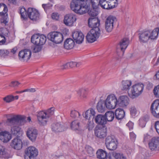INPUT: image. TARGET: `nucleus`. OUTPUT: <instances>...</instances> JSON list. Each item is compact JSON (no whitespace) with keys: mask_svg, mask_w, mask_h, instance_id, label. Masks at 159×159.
Here are the masks:
<instances>
[{"mask_svg":"<svg viewBox=\"0 0 159 159\" xmlns=\"http://www.w3.org/2000/svg\"><path fill=\"white\" fill-rule=\"evenodd\" d=\"M20 13L21 15V17L24 19H25L27 17V11L25 8L24 7H21L20 9Z\"/></svg>","mask_w":159,"mask_h":159,"instance_id":"43","label":"nucleus"},{"mask_svg":"<svg viewBox=\"0 0 159 159\" xmlns=\"http://www.w3.org/2000/svg\"><path fill=\"white\" fill-rule=\"evenodd\" d=\"M99 28L92 29L87 34L86 39L88 42L92 43L95 41L100 35Z\"/></svg>","mask_w":159,"mask_h":159,"instance_id":"5","label":"nucleus"},{"mask_svg":"<svg viewBox=\"0 0 159 159\" xmlns=\"http://www.w3.org/2000/svg\"><path fill=\"white\" fill-rule=\"evenodd\" d=\"M88 25L89 27L94 29L98 27L100 25V21L97 18L90 17L88 20Z\"/></svg>","mask_w":159,"mask_h":159,"instance_id":"27","label":"nucleus"},{"mask_svg":"<svg viewBox=\"0 0 159 159\" xmlns=\"http://www.w3.org/2000/svg\"><path fill=\"white\" fill-rule=\"evenodd\" d=\"M78 98L81 100H83L87 98L88 92L86 89H82L77 91Z\"/></svg>","mask_w":159,"mask_h":159,"instance_id":"30","label":"nucleus"},{"mask_svg":"<svg viewBox=\"0 0 159 159\" xmlns=\"http://www.w3.org/2000/svg\"><path fill=\"white\" fill-rule=\"evenodd\" d=\"M9 54V51L6 49L0 50V56L2 57H5L7 56Z\"/></svg>","mask_w":159,"mask_h":159,"instance_id":"52","label":"nucleus"},{"mask_svg":"<svg viewBox=\"0 0 159 159\" xmlns=\"http://www.w3.org/2000/svg\"><path fill=\"white\" fill-rule=\"evenodd\" d=\"M76 20V16L73 14H68L64 16V23L66 26H71Z\"/></svg>","mask_w":159,"mask_h":159,"instance_id":"16","label":"nucleus"},{"mask_svg":"<svg viewBox=\"0 0 159 159\" xmlns=\"http://www.w3.org/2000/svg\"><path fill=\"white\" fill-rule=\"evenodd\" d=\"M11 132L12 134L18 136L20 132V129L18 126H15L11 128Z\"/></svg>","mask_w":159,"mask_h":159,"instance_id":"42","label":"nucleus"},{"mask_svg":"<svg viewBox=\"0 0 159 159\" xmlns=\"http://www.w3.org/2000/svg\"><path fill=\"white\" fill-rule=\"evenodd\" d=\"M31 42L34 44L42 45L46 41V37L43 34H36L31 37Z\"/></svg>","mask_w":159,"mask_h":159,"instance_id":"8","label":"nucleus"},{"mask_svg":"<svg viewBox=\"0 0 159 159\" xmlns=\"http://www.w3.org/2000/svg\"><path fill=\"white\" fill-rule=\"evenodd\" d=\"M72 37L74 40L77 43L80 44L83 41L84 36L81 32L75 31L73 33Z\"/></svg>","mask_w":159,"mask_h":159,"instance_id":"23","label":"nucleus"},{"mask_svg":"<svg viewBox=\"0 0 159 159\" xmlns=\"http://www.w3.org/2000/svg\"><path fill=\"white\" fill-rule=\"evenodd\" d=\"M150 138V136L148 134L144 135V141H148Z\"/></svg>","mask_w":159,"mask_h":159,"instance_id":"64","label":"nucleus"},{"mask_svg":"<svg viewBox=\"0 0 159 159\" xmlns=\"http://www.w3.org/2000/svg\"><path fill=\"white\" fill-rule=\"evenodd\" d=\"M75 43L74 41L69 38L66 39L64 44V48L67 49H71L74 46Z\"/></svg>","mask_w":159,"mask_h":159,"instance_id":"31","label":"nucleus"},{"mask_svg":"<svg viewBox=\"0 0 159 159\" xmlns=\"http://www.w3.org/2000/svg\"><path fill=\"white\" fill-rule=\"evenodd\" d=\"M113 26L114 25H112L110 23L105 21V28L107 32H111L113 29Z\"/></svg>","mask_w":159,"mask_h":159,"instance_id":"45","label":"nucleus"},{"mask_svg":"<svg viewBox=\"0 0 159 159\" xmlns=\"http://www.w3.org/2000/svg\"><path fill=\"white\" fill-rule=\"evenodd\" d=\"M130 136L131 139H134L136 138L135 134L133 132L130 133Z\"/></svg>","mask_w":159,"mask_h":159,"instance_id":"63","label":"nucleus"},{"mask_svg":"<svg viewBox=\"0 0 159 159\" xmlns=\"http://www.w3.org/2000/svg\"><path fill=\"white\" fill-rule=\"evenodd\" d=\"M51 17L52 19L57 20L59 19V16L58 13H54L52 14Z\"/></svg>","mask_w":159,"mask_h":159,"instance_id":"56","label":"nucleus"},{"mask_svg":"<svg viewBox=\"0 0 159 159\" xmlns=\"http://www.w3.org/2000/svg\"><path fill=\"white\" fill-rule=\"evenodd\" d=\"M38 152L37 149L34 147L30 146L28 147L25 150V158L26 156L30 158H34L37 156Z\"/></svg>","mask_w":159,"mask_h":159,"instance_id":"12","label":"nucleus"},{"mask_svg":"<svg viewBox=\"0 0 159 159\" xmlns=\"http://www.w3.org/2000/svg\"><path fill=\"white\" fill-rule=\"evenodd\" d=\"M48 37L49 40L56 44L60 43L63 40L62 34L57 32L49 33L48 35Z\"/></svg>","mask_w":159,"mask_h":159,"instance_id":"9","label":"nucleus"},{"mask_svg":"<svg viewBox=\"0 0 159 159\" xmlns=\"http://www.w3.org/2000/svg\"><path fill=\"white\" fill-rule=\"evenodd\" d=\"M155 127L157 132L159 134V121H157L155 123Z\"/></svg>","mask_w":159,"mask_h":159,"instance_id":"60","label":"nucleus"},{"mask_svg":"<svg viewBox=\"0 0 159 159\" xmlns=\"http://www.w3.org/2000/svg\"><path fill=\"white\" fill-rule=\"evenodd\" d=\"M3 100L6 102L9 103L14 100V96L9 95L3 98Z\"/></svg>","mask_w":159,"mask_h":159,"instance_id":"48","label":"nucleus"},{"mask_svg":"<svg viewBox=\"0 0 159 159\" xmlns=\"http://www.w3.org/2000/svg\"><path fill=\"white\" fill-rule=\"evenodd\" d=\"M105 144L107 148L110 150H115L117 148V141L113 136H108L106 139Z\"/></svg>","mask_w":159,"mask_h":159,"instance_id":"10","label":"nucleus"},{"mask_svg":"<svg viewBox=\"0 0 159 159\" xmlns=\"http://www.w3.org/2000/svg\"><path fill=\"white\" fill-rule=\"evenodd\" d=\"M31 55V52L30 50L24 49L19 52L18 56L21 61H27L30 59Z\"/></svg>","mask_w":159,"mask_h":159,"instance_id":"15","label":"nucleus"},{"mask_svg":"<svg viewBox=\"0 0 159 159\" xmlns=\"http://www.w3.org/2000/svg\"><path fill=\"white\" fill-rule=\"evenodd\" d=\"M111 154L116 159L126 158L125 156L122 153L113 152L112 154L109 153L107 155V153L106 151L101 149H98L96 152L97 157L99 159H105L107 158L111 159L112 158L111 156Z\"/></svg>","mask_w":159,"mask_h":159,"instance_id":"3","label":"nucleus"},{"mask_svg":"<svg viewBox=\"0 0 159 159\" xmlns=\"http://www.w3.org/2000/svg\"><path fill=\"white\" fill-rule=\"evenodd\" d=\"M24 92H29L30 93H33L36 91V90L34 88H31L30 89H28L24 90Z\"/></svg>","mask_w":159,"mask_h":159,"instance_id":"57","label":"nucleus"},{"mask_svg":"<svg viewBox=\"0 0 159 159\" xmlns=\"http://www.w3.org/2000/svg\"><path fill=\"white\" fill-rule=\"evenodd\" d=\"M26 134L30 140L34 141L37 137L38 130L34 128H30L27 131Z\"/></svg>","mask_w":159,"mask_h":159,"instance_id":"19","label":"nucleus"},{"mask_svg":"<svg viewBox=\"0 0 159 159\" xmlns=\"http://www.w3.org/2000/svg\"><path fill=\"white\" fill-rule=\"evenodd\" d=\"M131 85L132 82L130 80H123L121 82L120 87L122 90L128 91L130 90Z\"/></svg>","mask_w":159,"mask_h":159,"instance_id":"29","label":"nucleus"},{"mask_svg":"<svg viewBox=\"0 0 159 159\" xmlns=\"http://www.w3.org/2000/svg\"><path fill=\"white\" fill-rule=\"evenodd\" d=\"M85 151L89 154L90 157H91L94 155V151L93 148L91 146L86 145L85 147Z\"/></svg>","mask_w":159,"mask_h":159,"instance_id":"41","label":"nucleus"},{"mask_svg":"<svg viewBox=\"0 0 159 159\" xmlns=\"http://www.w3.org/2000/svg\"><path fill=\"white\" fill-rule=\"evenodd\" d=\"M41 45H37L34 46L33 48V52H38L41 51L42 49V47Z\"/></svg>","mask_w":159,"mask_h":159,"instance_id":"55","label":"nucleus"},{"mask_svg":"<svg viewBox=\"0 0 159 159\" xmlns=\"http://www.w3.org/2000/svg\"><path fill=\"white\" fill-rule=\"evenodd\" d=\"M68 67H69V66H68V63H67L65 64H64L61 66V69L62 70L67 69V68H68Z\"/></svg>","mask_w":159,"mask_h":159,"instance_id":"61","label":"nucleus"},{"mask_svg":"<svg viewBox=\"0 0 159 159\" xmlns=\"http://www.w3.org/2000/svg\"><path fill=\"white\" fill-rule=\"evenodd\" d=\"M70 115L72 117H79L80 116V114L78 111L73 110L71 111Z\"/></svg>","mask_w":159,"mask_h":159,"instance_id":"50","label":"nucleus"},{"mask_svg":"<svg viewBox=\"0 0 159 159\" xmlns=\"http://www.w3.org/2000/svg\"><path fill=\"white\" fill-rule=\"evenodd\" d=\"M129 43V40L127 38H124L120 41L117 49V54L120 57H121L123 55Z\"/></svg>","mask_w":159,"mask_h":159,"instance_id":"6","label":"nucleus"},{"mask_svg":"<svg viewBox=\"0 0 159 159\" xmlns=\"http://www.w3.org/2000/svg\"><path fill=\"white\" fill-rule=\"evenodd\" d=\"M63 125L59 122L53 124L52 125V131L56 132H62L64 130Z\"/></svg>","mask_w":159,"mask_h":159,"instance_id":"28","label":"nucleus"},{"mask_svg":"<svg viewBox=\"0 0 159 159\" xmlns=\"http://www.w3.org/2000/svg\"><path fill=\"white\" fill-rule=\"evenodd\" d=\"M143 88V84L141 83H139L133 85L130 90L128 91L129 96L132 98L138 97L142 93Z\"/></svg>","mask_w":159,"mask_h":159,"instance_id":"4","label":"nucleus"},{"mask_svg":"<svg viewBox=\"0 0 159 159\" xmlns=\"http://www.w3.org/2000/svg\"><path fill=\"white\" fill-rule=\"evenodd\" d=\"M105 102L106 107L110 109L115 108L118 104L117 98L113 94L108 95Z\"/></svg>","mask_w":159,"mask_h":159,"instance_id":"7","label":"nucleus"},{"mask_svg":"<svg viewBox=\"0 0 159 159\" xmlns=\"http://www.w3.org/2000/svg\"><path fill=\"white\" fill-rule=\"evenodd\" d=\"M23 143L21 139L16 138L13 139L10 143V146L15 149L19 150L22 147Z\"/></svg>","mask_w":159,"mask_h":159,"instance_id":"18","label":"nucleus"},{"mask_svg":"<svg viewBox=\"0 0 159 159\" xmlns=\"http://www.w3.org/2000/svg\"><path fill=\"white\" fill-rule=\"evenodd\" d=\"M71 9L76 13L80 14H83L89 11V7L88 5H86L85 2L78 5V7H74L73 8H71Z\"/></svg>","mask_w":159,"mask_h":159,"instance_id":"14","label":"nucleus"},{"mask_svg":"<svg viewBox=\"0 0 159 159\" xmlns=\"http://www.w3.org/2000/svg\"><path fill=\"white\" fill-rule=\"evenodd\" d=\"M108 2L107 0H100L99 4L103 8L110 9Z\"/></svg>","mask_w":159,"mask_h":159,"instance_id":"38","label":"nucleus"},{"mask_svg":"<svg viewBox=\"0 0 159 159\" xmlns=\"http://www.w3.org/2000/svg\"><path fill=\"white\" fill-rule=\"evenodd\" d=\"M154 95L157 98H159V85L155 87L153 89Z\"/></svg>","mask_w":159,"mask_h":159,"instance_id":"53","label":"nucleus"},{"mask_svg":"<svg viewBox=\"0 0 159 159\" xmlns=\"http://www.w3.org/2000/svg\"><path fill=\"white\" fill-rule=\"evenodd\" d=\"M85 2L84 0H72L70 3V8H73L74 7H78V6L83 3Z\"/></svg>","mask_w":159,"mask_h":159,"instance_id":"37","label":"nucleus"},{"mask_svg":"<svg viewBox=\"0 0 159 159\" xmlns=\"http://www.w3.org/2000/svg\"><path fill=\"white\" fill-rule=\"evenodd\" d=\"M81 127V125L79 120H75L72 121L70 124V127L73 130H77L80 129Z\"/></svg>","mask_w":159,"mask_h":159,"instance_id":"32","label":"nucleus"},{"mask_svg":"<svg viewBox=\"0 0 159 159\" xmlns=\"http://www.w3.org/2000/svg\"><path fill=\"white\" fill-rule=\"evenodd\" d=\"M20 84V83L18 81H15L11 82L9 85V86L11 87H18Z\"/></svg>","mask_w":159,"mask_h":159,"instance_id":"54","label":"nucleus"},{"mask_svg":"<svg viewBox=\"0 0 159 159\" xmlns=\"http://www.w3.org/2000/svg\"><path fill=\"white\" fill-rule=\"evenodd\" d=\"M104 116L107 121H111L114 118V113L111 111H109L106 112Z\"/></svg>","mask_w":159,"mask_h":159,"instance_id":"36","label":"nucleus"},{"mask_svg":"<svg viewBox=\"0 0 159 159\" xmlns=\"http://www.w3.org/2000/svg\"><path fill=\"white\" fill-rule=\"evenodd\" d=\"M131 116L132 117L134 118L137 114L138 111L134 106H132L129 108Z\"/></svg>","mask_w":159,"mask_h":159,"instance_id":"44","label":"nucleus"},{"mask_svg":"<svg viewBox=\"0 0 159 159\" xmlns=\"http://www.w3.org/2000/svg\"><path fill=\"white\" fill-rule=\"evenodd\" d=\"M69 67L73 68L75 66L76 62L71 61L68 63Z\"/></svg>","mask_w":159,"mask_h":159,"instance_id":"58","label":"nucleus"},{"mask_svg":"<svg viewBox=\"0 0 159 159\" xmlns=\"http://www.w3.org/2000/svg\"><path fill=\"white\" fill-rule=\"evenodd\" d=\"M0 157L1 158H10V157L7 156V154L6 153L5 148L4 147L1 146H0Z\"/></svg>","mask_w":159,"mask_h":159,"instance_id":"39","label":"nucleus"},{"mask_svg":"<svg viewBox=\"0 0 159 159\" xmlns=\"http://www.w3.org/2000/svg\"><path fill=\"white\" fill-rule=\"evenodd\" d=\"M149 146L152 150H157L159 149V137H153L149 143Z\"/></svg>","mask_w":159,"mask_h":159,"instance_id":"22","label":"nucleus"},{"mask_svg":"<svg viewBox=\"0 0 159 159\" xmlns=\"http://www.w3.org/2000/svg\"><path fill=\"white\" fill-rule=\"evenodd\" d=\"M100 0H90V2L93 8L96 9L98 7V5L99 4Z\"/></svg>","mask_w":159,"mask_h":159,"instance_id":"51","label":"nucleus"},{"mask_svg":"<svg viewBox=\"0 0 159 159\" xmlns=\"http://www.w3.org/2000/svg\"><path fill=\"white\" fill-rule=\"evenodd\" d=\"M116 118L118 120L122 119L125 116V113L123 109L121 108H118L115 111Z\"/></svg>","mask_w":159,"mask_h":159,"instance_id":"33","label":"nucleus"},{"mask_svg":"<svg viewBox=\"0 0 159 159\" xmlns=\"http://www.w3.org/2000/svg\"><path fill=\"white\" fill-rule=\"evenodd\" d=\"M95 9L93 8V9L89 11V14L91 16V17H96L98 15V12Z\"/></svg>","mask_w":159,"mask_h":159,"instance_id":"47","label":"nucleus"},{"mask_svg":"<svg viewBox=\"0 0 159 159\" xmlns=\"http://www.w3.org/2000/svg\"><path fill=\"white\" fill-rule=\"evenodd\" d=\"M55 108L52 107L46 111H40L38 113L37 116L38 124L41 126L46 125L51 116L54 114Z\"/></svg>","mask_w":159,"mask_h":159,"instance_id":"1","label":"nucleus"},{"mask_svg":"<svg viewBox=\"0 0 159 159\" xmlns=\"http://www.w3.org/2000/svg\"><path fill=\"white\" fill-rule=\"evenodd\" d=\"M139 125L142 128H143L145 126L146 120V118L143 117L141 118L139 120Z\"/></svg>","mask_w":159,"mask_h":159,"instance_id":"49","label":"nucleus"},{"mask_svg":"<svg viewBox=\"0 0 159 159\" xmlns=\"http://www.w3.org/2000/svg\"><path fill=\"white\" fill-rule=\"evenodd\" d=\"M7 11L8 8L7 6L4 4L0 3V16L7 15Z\"/></svg>","mask_w":159,"mask_h":159,"instance_id":"34","label":"nucleus"},{"mask_svg":"<svg viewBox=\"0 0 159 159\" xmlns=\"http://www.w3.org/2000/svg\"><path fill=\"white\" fill-rule=\"evenodd\" d=\"M95 123L98 125H103L107 123L105 116L102 114L97 115L93 118Z\"/></svg>","mask_w":159,"mask_h":159,"instance_id":"24","label":"nucleus"},{"mask_svg":"<svg viewBox=\"0 0 159 159\" xmlns=\"http://www.w3.org/2000/svg\"><path fill=\"white\" fill-rule=\"evenodd\" d=\"M106 104L105 102L100 101L98 102L97 108L99 112L102 113L105 110Z\"/></svg>","mask_w":159,"mask_h":159,"instance_id":"35","label":"nucleus"},{"mask_svg":"<svg viewBox=\"0 0 159 159\" xmlns=\"http://www.w3.org/2000/svg\"><path fill=\"white\" fill-rule=\"evenodd\" d=\"M151 111L154 116L159 118V100H156L152 103Z\"/></svg>","mask_w":159,"mask_h":159,"instance_id":"17","label":"nucleus"},{"mask_svg":"<svg viewBox=\"0 0 159 159\" xmlns=\"http://www.w3.org/2000/svg\"><path fill=\"white\" fill-rule=\"evenodd\" d=\"M109 4L110 9H111L115 7L117 5V0H107Z\"/></svg>","mask_w":159,"mask_h":159,"instance_id":"46","label":"nucleus"},{"mask_svg":"<svg viewBox=\"0 0 159 159\" xmlns=\"http://www.w3.org/2000/svg\"><path fill=\"white\" fill-rule=\"evenodd\" d=\"M27 14L28 17L32 20H36L39 17V14L38 11L34 8H28Z\"/></svg>","mask_w":159,"mask_h":159,"instance_id":"21","label":"nucleus"},{"mask_svg":"<svg viewBox=\"0 0 159 159\" xmlns=\"http://www.w3.org/2000/svg\"><path fill=\"white\" fill-rule=\"evenodd\" d=\"M159 29H154L153 30H148L141 32L139 34V40L142 43L147 42L149 39H156L158 34Z\"/></svg>","mask_w":159,"mask_h":159,"instance_id":"2","label":"nucleus"},{"mask_svg":"<svg viewBox=\"0 0 159 159\" xmlns=\"http://www.w3.org/2000/svg\"><path fill=\"white\" fill-rule=\"evenodd\" d=\"M94 126L93 123L91 122V121H89V123L88 124V127L89 129H92L93 128Z\"/></svg>","mask_w":159,"mask_h":159,"instance_id":"62","label":"nucleus"},{"mask_svg":"<svg viewBox=\"0 0 159 159\" xmlns=\"http://www.w3.org/2000/svg\"><path fill=\"white\" fill-rule=\"evenodd\" d=\"M94 133L98 138L102 139L106 137L107 134V128L105 126H97L94 129Z\"/></svg>","mask_w":159,"mask_h":159,"instance_id":"13","label":"nucleus"},{"mask_svg":"<svg viewBox=\"0 0 159 159\" xmlns=\"http://www.w3.org/2000/svg\"><path fill=\"white\" fill-rule=\"evenodd\" d=\"M105 21L114 25V24L116 22L117 19L115 16H110L106 19Z\"/></svg>","mask_w":159,"mask_h":159,"instance_id":"40","label":"nucleus"},{"mask_svg":"<svg viewBox=\"0 0 159 159\" xmlns=\"http://www.w3.org/2000/svg\"><path fill=\"white\" fill-rule=\"evenodd\" d=\"M11 138V134L7 131H3L0 135V140L4 143L8 142Z\"/></svg>","mask_w":159,"mask_h":159,"instance_id":"26","label":"nucleus"},{"mask_svg":"<svg viewBox=\"0 0 159 159\" xmlns=\"http://www.w3.org/2000/svg\"><path fill=\"white\" fill-rule=\"evenodd\" d=\"M95 114V110L93 108H90L85 112H83L82 115L86 119L89 120L91 118L93 119Z\"/></svg>","mask_w":159,"mask_h":159,"instance_id":"25","label":"nucleus"},{"mask_svg":"<svg viewBox=\"0 0 159 159\" xmlns=\"http://www.w3.org/2000/svg\"><path fill=\"white\" fill-rule=\"evenodd\" d=\"M129 100L127 96L121 95L117 100L118 105L123 107H126L129 104Z\"/></svg>","mask_w":159,"mask_h":159,"instance_id":"20","label":"nucleus"},{"mask_svg":"<svg viewBox=\"0 0 159 159\" xmlns=\"http://www.w3.org/2000/svg\"><path fill=\"white\" fill-rule=\"evenodd\" d=\"M25 117L21 115H16L13 116L11 118H8L7 121L11 125H23L25 122Z\"/></svg>","mask_w":159,"mask_h":159,"instance_id":"11","label":"nucleus"},{"mask_svg":"<svg viewBox=\"0 0 159 159\" xmlns=\"http://www.w3.org/2000/svg\"><path fill=\"white\" fill-rule=\"evenodd\" d=\"M133 123L131 121H129L126 124V126L129 128V129H133Z\"/></svg>","mask_w":159,"mask_h":159,"instance_id":"59","label":"nucleus"}]
</instances>
